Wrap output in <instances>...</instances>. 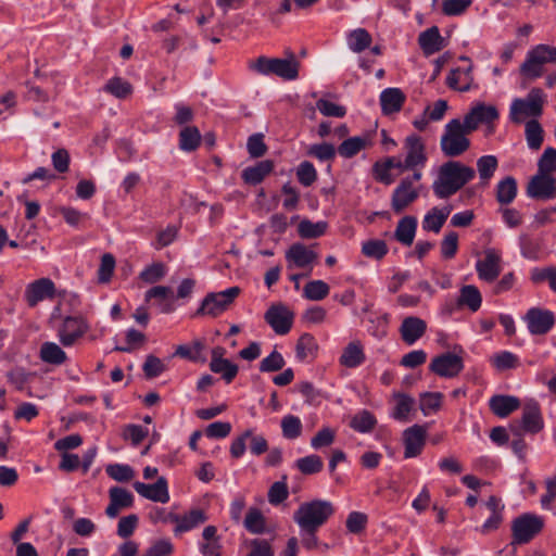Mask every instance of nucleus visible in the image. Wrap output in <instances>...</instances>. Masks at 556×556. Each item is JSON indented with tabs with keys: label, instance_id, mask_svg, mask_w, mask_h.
Listing matches in <instances>:
<instances>
[{
	"label": "nucleus",
	"instance_id": "1",
	"mask_svg": "<svg viewBox=\"0 0 556 556\" xmlns=\"http://www.w3.org/2000/svg\"><path fill=\"white\" fill-rule=\"evenodd\" d=\"M476 176V170L459 161H447L438 170L432 184V190L437 198L448 199L457 193Z\"/></svg>",
	"mask_w": 556,
	"mask_h": 556
},
{
	"label": "nucleus",
	"instance_id": "2",
	"mask_svg": "<svg viewBox=\"0 0 556 556\" xmlns=\"http://www.w3.org/2000/svg\"><path fill=\"white\" fill-rule=\"evenodd\" d=\"M300 63L293 52L288 59L268 58L261 55L249 61L248 68L258 75H276L285 80H294L299 77Z\"/></svg>",
	"mask_w": 556,
	"mask_h": 556
},
{
	"label": "nucleus",
	"instance_id": "3",
	"mask_svg": "<svg viewBox=\"0 0 556 556\" xmlns=\"http://www.w3.org/2000/svg\"><path fill=\"white\" fill-rule=\"evenodd\" d=\"M405 149L407 154L404 160L397 156H391L383 162H376L372 166L375 179L390 185L393 182V177L390 175V169L397 168L400 172L406 169H414L417 166V135L412 134L405 140Z\"/></svg>",
	"mask_w": 556,
	"mask_h": 556
},
{
	"label": "nucleus",
	"instance_id": "4",
	"mask_svg": "<svg viewBox=\"0 0 556 556\" xmlns=\"http://www.w3.org/2000/svg\"><path fill=\"white\" fill-rule=\"evenodd\" d=\"M334 506L326 500H313L302 503L293 514V520L300 528L319 529L334 514Z\"/></svg>",
	"mask_w": 556,
	"mask_h": 556
},
{
	"label": "nucleus",
	"instance_id": "5",
	"mask_svg": "<svg viewBox=\"0 0 556 556\" xmlns=\"http://www.w3.org/2000/svg\"><path fill=\"white\" fill-rule=\"evenodd\" d=\"M546 96L541 88H532L526 98H517L511 102L509 118L515 124L526 118L536 119L543 114Z\"/></svg>",
	"mask_w": 556,
	"mask_h": 556
},
{
	"label": "nucleus",
	"instance_id": "6",
	"mask_svg": "<svg viewBox=\"0 0 556 556\" xmlns=\"http://www.w3.org/2000/svg\"><path fill=\"white\" fill-rule=\"evenodd\" d=\"M465 123L454 118L445 125L444 134L441 137L440 146L443 154L447 157H456L465 153L470 147V140L466 135L470 134Z\"/></svg>",
	"mask_w": 556,
	"mask_h": 556
},
{
	"label": "nucleus",
	"instance_id": "7",
	"mask_svg": "<svg viewBox=\"0 0 556 556\" xmlns=\"http://www.w3.org/2000/svg\"><path fill=\"white\" fill-rule=\"evenodd\" d=\"M240 292L241 289L235 286L225 291L207 293L194 315L217 317L230 307Z\"/></svg>",
	"mask_w": 556,
	"mask_h": 556
},
{
	"label": "nucleus",
	"instance_id": "8",
	"mask_svg": "<svg viewBox=\"0 0 556 556\" xmlns=\"http://www.w3.org/2000/svg\"><path fill=\"white\" fill-rule=\"evenodd\" d=\"M544 527L542 517L533 514H523L514 519L511 525L513 543L527 544L538 535Z\"/></svg>",
	"mask_w": 556,
	"mask_h": 556
},
{
	"label": "nucleus",
	"instance_id": "9",
	"mask_svg": "<svg viewBox=\"0 0 556 556\" xmlns=\"http://www.w3.org/2000/svg\"><path fill=\"white\" fill-rule=\"evenodd\" d=\"M264 319L277 334L283 336L291 330L294 314L285 304L276 303L268 307Z\"/></svg>",
	"mask_w": 556,
	"mask_h": 556
},
{
	"label": "nucleus",
	"instance_id": "10",
	"mask_svg": "<svg viewBox=\"0 0 556 556\" xmlns=\"http://www.w3.org/2000/svg\"><path fill=\"white\" fill-rule=\"evenodd\" d=\"M429 369L440 377L454 378L464 369V362L460 356L445 352L432 358Z\"/></svg>",
	"mask_w": 556,
	"mask_h": 556
},
{
	"label": "nucleus",
	"instance_id": "11",
	"mask_svg": "<svg viewBox=\"0 0 556 556\" xmlns=\"http://www.w3.org/2000/svg\"><path fill=\"white\" fill-rule=\"evenodd\" d=\"M527 194L531 199L549 200L556 197V178L539 172L529 180Z\"/></svg>",
	"mask_w": 556,
	"mask_h": 556
},
{
	"label": "nucleus",
	"instance_id": "12",
	"mask_svg": "<svg viewBox=\"0 0 556 556\" xmlns=\"http://www.w3.org/2000/svg\"><path fill=\"white\" fill-rule=\"evenodd\" d=\"M525 319L528 324L529 331L536 336L547 333L555 324L554 313L540 307L530 308L527 312Z\"/></svg>",
	"mask_w": 556,
	"mask_h": 556
},
{
	"label": "nucleus",
	"instance_id": "13",
	"mask_svg": "<svg viewBox=\"0 0 556 556\" xmlns=\"http://www.w3.org/2000/svg\"><path fill=\"white\" fill-rule=\"evenodd\" d=\"M498 118V111L494 105L478 103L465 115L464 123L469 131H473L480 124H491Z\"/></svg>",
	"mask_w": 556,
	"mask_h": 556
},
{
	"label": "nucleus",
	"instance_id": "14",
	"mask_svg": "<svg viewBox=\"0 0 556 556\" xmlns=\"http://www.w3.org/2000/svg\"><path fill=\"white\" fill-rule=\"evenodd\" d=\"M417 179V172L412 177H407L401 181L392 195V208L394 212H402L409 203L417 198V189L413 187L414 180Z\"/></svg>",
	"mask_w": 556,
	"mask_h": 556
},
{
	"label": "nucleus",
	"instance_id": "15",
	"mask_svg": "<svg viewBox=\"0 0 556 556\" xmlns=\"http://www.w3.org/2000/svg\"><path fill=\"white\" fill-rule=\"evenodd\" d=\"M134 489L142 497L165 504L169 501V493L167 486V480L165 477H160L155 483L147 484L143 482H135Z\"/></svg>",
	"mask_w": 556,
	"mask_h": 556
},
{
	"label": "nucleus",
	"instance_id": "16",
	"mask_svg": "<svg viewBox=\"0 0 556 556\" xmlns=\"http://www.w3.org/2000/svg\"><path fill=\"white\" fill-rule=\"evenodd\" d=\"M318 255L313 250L308 249L303 243H293L286 252V260L288 268L292 269L293 266L298 268L309 267L317 260Z\"/></svg>",
	"mask_w": 556,
	"mask_h": 556
},
{
	"label": "nucleus",
	"instance_id": "17",
	"mask_svg": "<svg viewBox=\"0 0 556 556\" xmlns=\"http://www.w3.org/2000/svg\"><path fill=\"white\" fill-rule=\"evenodd\" d=\"M501 256L493 249L484 251V258L476 264V269L480 279L492 282L501 274Z\"/></svg>",
	"mask_w": 556,
	"mask_h": 556
},
{
	"label": "nucleus",
	"instance_id": "18",
	"mask_svg": "<svg viewBox=\"0 0 556 556\" xmlns=\"http://www.w3.org/2000/svg\"><path fill=\"white\" fill-rule=\"evenodd\" d=\"M110 503L105 509L109 518H116L121 509L129 508L134 505V495L128 490L121 486H113L109 490Z\"/></svg>",
	"mask_w": 556,
	"mask_h": 556
},
{
	"label": "nucleus",
	"instance_id": "19",
	"mask_svg": "<svg viewBox=\"0 0 556 556\" xmlns=\"http://www.w3.org/2000/svg\"><path fill=\"white\" fill-rule=\"evenodd\" d=\"M55 291L54 283L49 278H40L27 286L25 299L30 307L36 306L46 298H52Z\"/></svg>",
	"mask_w": 556,
	"mask_h": 556
},
{
	"label": "nucleus",
	"instance_id": "20",
	"mask_svg": "<svg viewBox=\"0 0 556 556\" xmlns=\"http://www.w3.org/2000/svg\"><path fill=\"white\" fill-rule=\"evenodd\" d=\"M520 420L526 432L538 433L543 429L544 422L536 401L530 400L525 404Z\"/></svg>",
	"mask_w": 556,
	"mask_h": 556
},
{
	"label": "nucleus",
	"instance_id": "21",
	"mask_svg": "<svg viewBox=\"0 0 556 556\" xmlns=\"http://www.w3.org/2000/svg\"><path fill=\"white\" fill-rule=\"evenodd\" d=\"M473 65L470 63L466 68H453L446 77V85L448 88L466 92L475 87L472 76Z\"/></svg>",
	"mask_w": 556,
	"mask_h": 556
},
{
	"label": "nucleus",
	"instance_id": "22",
	"mask_svg": "<svg viewBox=\"0 0 556 556\" xmlns=\"http://www.w3.org/2000/svg\"><path fill=\"white\" fill-rule=\"evenodd\" d=\"M446 45V40L441 36L438 26H431L419 34V47L426 56L441 51Z\"/></svg>",
	"mask_w": 556,
	"mask_h": 556
},
{
	"label": "nucleus",
	"instance_id": "23",
	"mask_svg": "<svg viewBox=\"0 0 556 556\" xmlns=\"http://www.w3.org/2000/svg\"><path fill=\"white\" fill-rule=\"evenodd\" d=\"M274 167L275 163L271 160L260 161L255 165L244 168L241 178L245 184L256 186L274 170Z\"/></svg>",
	"mask_w": 556,
	"mask_h": 556
},
{
	"label": "nucleus",
	"instance_id": "24",
	"mask_svg": "<svg viewBox=\"0 0 556 556\" xmlns=\"http://www.w3.org/2000/svg\"><path fill=\"white\" fill-rule=\"evenodd\" d=\"M491 412L497 417H507L519 408L520 401L513 395H493L489 401Z\"/></svg>",
	"mask_w": 556,
	"mask_h": 556
},
{
	"label": "nucleus",
	"instance_id": "25",
	"mask_svg": "<svg viewBox=\"0 0 556 556\" xmlns=\"http://www.w3.org/2000/svg\"><path fill=\"white\" fill-rule=\"evenodd\" d=\"M405 100V94L399 88H387L380 94L381 110L384 115L399 112Z\"/></svg>",
	"mask_w": 556,
	"mask_h": 556
},
{
	"label": "nucleus",
	"instance_id": "26",
	"mask_svg": "<svg viewBox=\"0 0 556 556\" xmlns=\"http://www.w3.org/2000/svg\"><path fill=\"white\" fill-rule=\"evenodd\" d=\"M206 520L207 516L204 510L200 508L192 509L184 516L178 515V522L176 523L174 532L175 534H179L190 531L199 525L204 523Z\"/></svg>",
	"mask_w": 556,
	"mask_h": 556
},
{
	"label": "nucleus",
	"instance_id": "27",
	"mask_svg": "<svg viewBox=\"0 0 556 556\" xmlns=\"http://www.w3.org/2000/svg\"><path fill=\"white\" fill-rule=\"evenodd\" d=\"M416 228V218L414 216H405L397 223L394 237L400 243L412 245L415 239Z\"/></svg>",
	"mask_w": 556,
	"mask_h": 556
},
{
	"label": "nucleus",
	"instance_id": "28",
	"mask_svg": "<svg viewBox=\"0 0 556 556\" xmlns=\"http://www.w3.org/2000/svg\"><path fill=\"white\" fill-rule=\"evenodd\" d=\"M452 206H444L442 208L433 207L428 212L424 218L422 227L425 230L439 232L447 219Z\"/></svg>",
	"mask_w": 556,
	"mask_h": 556
},
{
	"label": "nucleus",
	"instance_id": "29",
	"mask_svg": "<svg viewBox=\"0 0 556 556\" xmlns=\"http://www.w3.org/2000/svg\"><path fill=\"white\" fill-rule=\"evenodd\" d=\"M517 195V181L513 176L502 179L496 186V200L502 205L511 203Z\"/></svg>",
	"mask_w": 556,
	"mask_h": 556
},
{
	"label": "nucleus",
	"instance_id": "30",
	"mask_svg": "<svg viewBox=\"0 0 556 556\" xmlns=\"http://www.w3.org/2000/svg\"><path fill=\"white\" fill-rule=\"evenodd\" d=\"M201 134L197 126H185L179 132V148L186 152H192L201 143Z\"/></svg>",
	"mask_w": 556,
	"mask_h": 556
},
{
	"label": "nucleus",
	"instance_id": "31",
	"mask_svg": "<svg viewBox=\"0 0 556 556\" xmlns=\"http://www.w3.org/2000/svg\"><path fill=\"white\" fill-rule=\"evenodd\" d=\"M365 361L362 345L357 342H350L340 356V364L348 368H355Z\"/></svg>",
	"mask_w": 556,
	"mask_h": 556
},
{
	"label": "nucleus",
	"instance_id": "32",
	"mask_svg": "<svg viewBox=\"0 0 556 556\" xmlns=\"http://www.w3.org/2000/svg\"><path fill=\"white\" fill-rule=\"evenodd\" d=\"M40 358L51 365H62L66 362V353L54 342H45L40 348Z\"/></svg>",
	"mask_w": 556,
	"mask_h": 556
},
{
	"label": "nucleus",
	"instance_id": "33",
	"mask_svg": "<svg viewBox=\"0 0 556 556\" xmlns=\"http://www.w3.org/2000/svg\"><path fill=\"white\" fill-rule=\"evenodd\" d=\"M377 425L376 417L367 409H362L357 414H355L351 420L349 426L356 432L359 433H368L374 430Z\"/></svg>",
	"mask_w": 556,
	"mask_h": 556
},
{
	"label": "nucleus",
	"instance_id": "34",
	"mask_svg": "<svg viewBox=\"0 0 556 556\" xmlns=\"http://www.w3.org/2000/svg\"><path fill=\"white\" fill-rule=\"evenodd\" d=\"M482 298L476 286L467 285L460 289L457 303L459 306H467L470 311L477 312L481 306Z\"/></svg>",
	"mask_w": 556,
	"mask_h": 556
},
{
	"label": "nucleus",
	"instance_id": "35",
	"mask_svg": "<svg viewBox=\"0 0 556 556\" xmlns=\"http://www.w3.org/2000/svg\"><path fill=\"white\" fill-rule=\"evenodd\" d=\"M327 228V222L313 223L309 219H303L298 225V232L303 239H316L325 235Z\"/></svg>",
	"mask_w": 556,
	"mask_h": 556
},
{
	"label": "nucleus",
	"instance_id": "36",
	"mask_svg": "<svg viewBox=\"0 0 556 556\" xmlns=\"http://www.w3.org/2000/svg\"><path fill=\"white\" fill-rule=\"evenodd\" d=\"M318 344L311 333H303L295 346L296 357L304 361L307 357H315L317 354Z\"/></svg>",
	"mask_w": 556,
	"mask_h": 556
},
{
	"label": "nucleus",
	"instance_id": "37",
	"mask_svg": "<svg viewBox=\"0 0 556 556\" xmlns=\"http://www.w3.org/2000/svg\"><path fill=\"white\" fill-rule=\"evenodd\" d=\"M526 139L531 150H539L543 143V128L538 119H530L526 123Z\"/></svg>",
	"mask_w": 556,
	"mask_h": 556
},
{
	"label": "nucleus",
	"instance_id": "38",
	"mask_svg": "<svg viewBox=\"0 0 556 556\" xmlns=\"http://www.w3.org/2000/svg\"><path fill=\"white\" fill-rule=\"evenodd\" d=\"M498 162L494 155H483L477 160V170L483 185H488L493 177Z\"/></svg>",
	"mask_w": 556,
	"mask_h": 556
},
{
	"label": "nucleus",
	"instance_id": "39",
	"mask_svg": "<svg viewBox=\"0 0 556 556\" xmlns=\"http://www.w3.org/2000/svg\"><path fill=\"white\" fill-rule=\"evenodd\" d=\"M443 397L441 392H426L419 394V409L425 415L437 413L442 406Z\"/></svg>",
	"mask_w": 556,
	"mask_h": 556
},
{
	"label": "nucleus",
	"instance_id": "40",
	"mask_svg": "<svg viewBox=\"0 0 556 556\" xmlns=\"http://www.w3.org/2000/svg\"><path fill=\"white\" fill-rule=\"evenodd\" d=\"M348 42L353 52L359 53L369 48L371 36L365 28H357L349 34Z\"/></svg>",
	"mask_w": 556,
	"mask_h": 556
},
{
	"label": "nucleus",
	"instance_id": "41",
	"mask_svg": "<svg viewBox=\"0 0 556 556\" xmlns=\"http://www.w3.org/2000/svg\"><path fill=\"white\" fill-rule=\"evenodd\" d=\"M244 528L254 534H262L266 530L265 518L260 509L250 508L245 519H244Z\"/></svg>",
	"mask_w": 556,
	"mask_h": 556
},
{
	"label": "nucleus",
	"instance_id": "42",
	"mask_svg": "<svg viewBox=\"0 0 556 556\" xmlns=\"http://www.w3.org/2000/svg\"><path fill=\"white\" fill-rule=\"evenodd\" d=\"M330 288L323 280L308 281L303 289V295L311 301H321L329 294Z\"/></svg>",
	"mask_w": 556,
	"mask_h": 556
},
{
	"label": "nucleus",
	"instance_id": "43",
	"mask_svg": "<svg viewBox=\"0 0 556 556\" xmlns=\"http://www.w3.org/2000/svg\"><path fill=\"white\" fill-rule=\"evenodd\" d=\"M104 90L118 99H126L131 94L132 86L121 77H113L105 84Z\"/></svg>",
	"mask_w": 556,
	"mask_h": 556
},
{
	"label": "nucleus",
	"instance_id": "44",
	"mask_svg": "<svg viewBox=\"0 0 556 556\" xmlns=\"http://www.w3.org/2000/svg\"><path fill=\"white\" fill-rule=\"evenodd\" d=\"M289 496L287 476L283 475L280 481L274 482L267 493L268 502L271 505H279Z\"/></svg>",
	"mask_w": 556,
	"mask_h": 556
},
{
	"label": "nucleus",
	"instance_id": "45",
	"mask_svg": "<svg viewBox=\"0 0 556 556\" xmlns=\"http://www.w3.org/2000/svg\"><path fill=\"white\" fill-rule=\"evenodd\" d=\"M394 396L396 405L393 410V417L400 421H407L408 414L413 409L414 399L404 393H396Z\"/></svg>",
	"mask_w": 556,
	"mask_h": 556
},
{
	"label": "nucleus",
	"instance_id": "46",
	"mask_svg": "<svg viewBox=\"0 0 556 556\" xmlns=\"http://www.w3.org/2000/svg\"><path fill=\"white\" fill-rule=\"evenodd\" d=\"M365 147H366L365 138L351 137V138L345 139L338 147V153L345 159H351V157L355 156Z\"/></svg>",
	"mask_w": 556,
	"mask_h": 556
},
{
	"label": "nucleus",
	"instance_id": "47",
	"mask_svg": "<svg viewBox=\"0 0 556 556\" xmlns=\"http://www.w3.org/2000/svg\"><path fill=\"white\" fill-rule=\"evenodd\" d=\"M295 466L303 475H314L323 470L324 463L320 456L312 454L299 458Z\"/></svg>",
	"mask_w": 556,
	"mask_h": 556
},
{
	"label": "nucleus",
	"instance_id": "48",
	"mask_svg": "<svg viewBox=\"0 0 556 556\" xmlns=\"http://www.w3.org/2000/svg\"><path fill=\"white\" fill-rule=\"evenodd\" d=\"M244 546L249 548L247 556H274V549L269 541L265 539H252L243 542Z\"/></svg>",
	"mask_w": 556,
	"mask_h": 556
},
{
	"label": "nucleus",
	"instance_id": "49",
	"mask_svg": "<svg viewBox=\"0 0 556 556\" xmlns=\"http://www.w3.org/2000/svg\"><path fill=\"white\" fill-rule=\"evenodd\" d=\"M302 421L296 416L287 415L281 419L282 435L288 440L298 439L302 433Z\"/></svg>",
	"mask_w": 556,
	"mask_h": 556
},
{
	"label": "nucleus",
	"instance_id": "50",
	"mask_svg": "<svg viewBox=\"0 0 556 556\" xmlns=\"http://www.w3.org/2000/svg\"><path fill=\"white\" fill-rule=\"evenodd\" d=\"M210 369L214 374H219L226 383H230L238 375L239 367L229 359H223L218 363L210 364Z\"/></svg>",
	"mask_w": 556,
	"mask_h": 556
},
{
	"label": "nucleus",
	"instance_id": "51",
	"mask_svg": "<svg viewBox=\"0 0 556 556\" xmlns=\"http://www.w3.org/2000/svg\"><path fill=\"white\" fill-rule=\"evenodd\" d=\"M543 65L544 63L530 51L526 61L520 66V72L529 78H538L543 74Z\"/></svg>",
	"mask_w": 556,
	"mask_h": 556
},
{
	"label": "nucleus",
	"instance_id": "52",
	"mask_svg": "<svg viewBox=\"0 0 556 556\" xmlns=\"http://www.w3.org/2000/svg\"><path fill=\"white\" fill-rule=\"evenodd\" d=\"M105 471L110 478L118 482H128L135 476L134 469L129 465L124 464H110L106 466Z\"/></svg>",
	"mask_w": 556,
	"mask_h": 556
},
{
	"label": "nucleus",
	"instance_id": "53",
	"mask_svg": "<svg viewBox=\"0 0 556 556\" xmlns=\"http://www.w3.org/2000/svg\"><path fill=\"white\" fill-rule=\"evenodd\" d=\"M492 364L497 370L504 371L516 368L519 365V359L514 353L503 351L492 357Z\"/></svg>",
	"mask_w": 556,
	"mask_h": 556
},
{
	"label": "nucleus",
	"instance_id": "54",
	"mask_svg": "<svg viewBox=\"0 0 556 556\" xmlns=\"http://www.w3.org/2000/svg\"><path fill=\"white\" fill-rule=\"evenodd\" d=\"M166 274V267L163 263H153L147 266L139 275V278L146 283H155Z\"/></svg>",
	"mask_w": 556,
	"mask_h": 556
},
{
	"label": "nucleus",
	"instance_id": "55",
	"mask_svg": "<svg viewBox=\"0 0 556 556\" xmlns=\"http://www.w3.org/2000/svg\"><path fill=\"white\" fill-rule=\"evenodd\" d=\"M362 252L367 257L381 260L388 253V247L383 240H369L363 243Z\"/></svg>",
	"mask_w": 556,
	"mask_h": 556
},
{
	"label": "nucleus",
	"instance_id": "56",
	"mask_svg": "<svg viewBox=\"0 0 556 556\" xmlns=\"http://www.w3.org/2000/svg\"><path fill=\"white\" fill-rule=\"evenodd\" d=\"M336 148L332 143L323 142L312 144L307 151V154L324 162L333 160L336 157Z\"/></svg>",
	"mask_w": 556,
	"mask_h": 556
},
{
	"label": "nucleus",
	"instance_id": "57",
	"mask_svg": "<svg viewBox=\"0 0 556 556\" xmlns=\"http://www.w3.org/2000/svg\"><path fill=\"white\" fill-rule=\"evenodd\" d=\"M283 356L277 351L274 350L268 356L263 358L260 363V371L261 372H274L283 368L285 366Z\"/></svg>",
	"mask_w": 556,
	"mask_h": 556
},
{
	"label": "nucleus",
	"instance_id": "58",
	"mask_svg": "<svg viewBox=\"0 0 556 556\" xmlns=\"http://www.w3.org/2000/svg\"><path fill=\"white\" fill-rule=\"evenodd\" d=\"M296 177L301 185L304 187H309L316 181L317 172L311 162L303 161L298 166Z\"/></svg>",
	"mask_w": 556,
	"mask_h": 556
},
{
	"label": "nucleus",
	"instance_id": "59",
	"mask_svg": "<svg viewBox=\"0 0 556 556\" xmlns=\"http://www.w3.org/2000/svg\"><path fill=\"white\" fill-rule=\"evenodd\" d=\"M472 0H443L442 13L446 16H459L471 5Z\"/></svg>",
	"mask_w": 556,
	"mask_h": 556
},
{
	"label": "nucleus",
	"instance_id": "60",
	"mask_svg": "<svg viewBox=\"0 0 556 556\" xmlns=\"http://www.w3.org/2000/svg\"><path fill=\"white\" fill-rule=\"evenodd\" d=\"M403 443L405 446L404 457L412 458L417 456V424L408 427L403 432Z\"/></svg>",
	"mask_w": 556,
	"mask_h": 556
},
{
	"label": "nucleus",
	"instance_id": "61",
	"mask_svg": "<svg viewBox=\"0 0 556 556\" xmlns=\"http://www.w3.org/2000/svg\"><path fill=\"white\" fill-rule=\"evenodd\" d=\"M146 334L136 330L135 328H130L126 332V346L116 345L114 351L130 353L136 346H140L146 342Z\"/></svg>",
	"mask_w": 556,
	"mask_h": 556
},
{
	"label": "nucleus",
	"instance_id": "62",
	"mask_svg": "<svg viewBox=\"0 0 556 556\" xmlns=\"http://www.w3.org/2000/svg\"><path fill=\"white\" fill-rule=\"evenodd\" d=\"M166 369L164 363L156 356L150 354L147 356L142 370L147 379H153L159 377Z\"/></svg>",
	"mask_w": 556,
	"mask_h": 556
},
{
	"label": "nucleus",
	"instance_id": "63",
	"mask_svg": "<svg viewBox=\"0 0 556 556\" xmlns=\"http://www.w3.org/2000/svg\"><path fill=\"white\" fill-rule=\"evenodd\" d=\"M538 170L551 175L556 172V149L548 147L538 161Z\"/></svg>",
	"mask_w": 556,
	"mask_h": 556
},
{
	"label": "nucleus",
	"instance_id": "64",
	"mask_svg": "<svg viewBox=\"0 0 556 556\" xmlns=\"http://www.w3.org/2000/svg\"><path fill=\"white\" fill-rule=\"evenodd\" d=\"M317 110L324 115V116H330V117H344L346 114V109L343 105L333 103L331 101H328L326 99H319L316 102Z\"/></svg>",
	"mask_w": 556,
	"mask_h": 556
}]
</instances>
